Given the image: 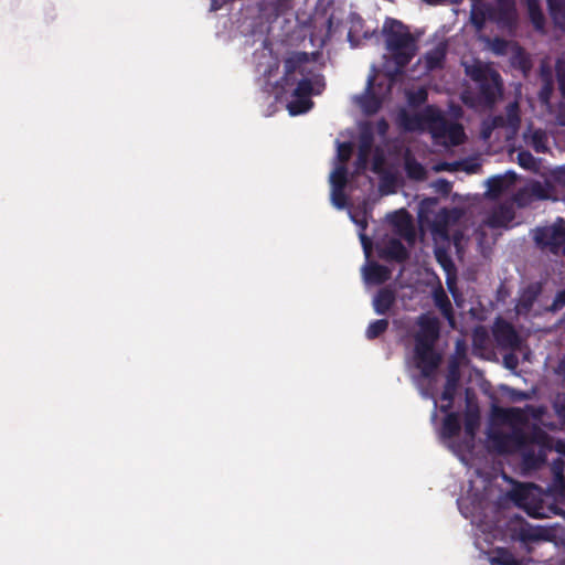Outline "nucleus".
Returning <instances> with one entry per match:
<instances>
[{"mask_svg": "<svg viewBox=\"0 0 565 565\" xmlns=\"http://www.w3.org/2000/svg\"><path fill=\"white\" fill-rule=\"evenodd\" d=\"M284 74L277 82V86L284 92H289L296 98L288 104L291 115L307 113L313 105L310 96L319 95L324 89V76L319 72L307 52H291L284 61Z\"/></svg>", "mask_w": 565, "mask_h": 565, "instance_id": "nucleus-1", "label": "nucleus"}, {"mask_svg": "<svg viewBox=\"0 0 565 565\" xmlns=\"http://www.w3.org/2000/svg\"><path fill=\"white\" fill-rule=\"evenodd\" d=\"M417 324L419 330L415 334V365L419 369L422 376L428 379L435 374L441 362V355L434 349L439 338L440 324L436 317L427 315L419 316Z\"/></svg>", "mask_w": 565, "mask_h": 565, "instance_id": "nucleus-2", "label": "nucleus"}, {"mask_svg": "<svg viewBox=\"0 0 565 565\" xmlns=\"http://www.w3.org/2000/svg\"><path fill=\"white\" fill-rule=\"evenodd\" d=\"M382 33L385 46L390 52L397 71L406 67L417 53V39L411 33L407 25L399 20L386 18Z\"/></svg>", "mask_w": 565, "mask_h": 565, "instance_id": "nucleus-3", "label": "nucleus"}, {"mask_svg": "<svg viewBox=\"0 0 565 565\" xmlns=\"http://www.w3.org/2000/svg\"><path fill=\"white\" fill-rule=\"evenodd\" d=\"M466 74L478 84V100L481 105L491 107L502 92L500 74L487 64L480 62L466 66Z\"/></svg>", "mask_w": 565, "mask_h": 565, "instance_id": "nucleus-4", "label": "nucleus"}, {"mask_svg": "<svg viewBox=\"0 0 565 565\" xmlns=\"http://www.w3.org/2000/svg\"><path fill=\"white\" fill-rule=\"evenodd\" d=\"M492 448L500 455L519 454L529 444H536V434H527L520 427H513L511 431L501 430L489 434Z\"/></svg>", "mask_w": 565, "mask_h": 565, "instance_id": "nucleus-5", "label": "nucleus"}, {"mask_svg": "<svg viewBox=\"0 0 565 565\" xmlns=\"http://www.w3.org/2000/svg\"><path fill=\"white\" fill-rule=\"evenodd\" d=\"M533 239L541 249L565 257V220L557 217L552 225L536 227Z\"/></svg>", "mask_w": 565, "mask_h": 565, "instance_id": "nucleus-6", "label": "nucleus"}, {"mask_svg": "<svg viewBox=\"0 0 565 565\" xmlns=\"http://www.w3.org/2000/svg\"><path fill=\"white\" fill-rule=\"evenodd\" d=\"M430 132L436 139H447L451 146H460L466 140V134L462 125L448 121L439 109Z\"/></svg>", "mask_w": 565, "mask_h": 565, "instance_id": "nucleus-7", "label": "nucleus"}, {"mask_svg": "<svg viewBox=\"0 0 565 565\" xmlns=\"http://www.w3.org/2000/svg\"><path fill=\"white\" fill-rule=\"evenodd\" d=\"M492 333L497 344L502 349L516 350L521 344V339L514 327L503 319H498L494 322Z\"/></svg>", "mask_w": 565, "mask_h": 565, "instance_id": "nucleus-8", "label": "nucleus"}, {"mask_svg": "<svg viewBox=\"0 0 565 565\" xmlns=\"http://www.w3.org/2000/svg\"><path fill=\"white\" fill-rule=\"evenodd\" d=\"M437 111L438 109L434 106H427L420 114L411 115L406 111H403L401 114V124L406 130L409 131L419 130L424 125H427L431 131V126L434 125Z\"/></svg>", "mask_w": 565, "mask_h": 565, "instance_id": "nucleus-9", "label": "nucleus"}, {"mask_svg": "<svg viewBox=\"0 0 565 565\" xmlns=\"http://www.w3.org/2000/svg\"><path fill=\"white\" fill-rule=\"evenodd\" d=\"M535 489L534 486H520L514 489L512 498L515 504L520 508H523L527 514L532 518H541L542 513L539 511L540 508L532 504L531 495L532 491Z\"/></svg>", "mask_w": 565, "mask_h": 565, "instance_id": "nucleus-10", "label": "nucleus"}, {"mask_svg": "<svg viewBox=\"0 0 565 565\" xmlns=\"http://www.w3.org/2000/svg\"><path fill=\"white\" fill-rule=\"evenodd\" d=\"M514 218V210L510 204H499L495 206L486 220V224L491 228L504 227Z\"/></svg>", "mask_w": 565, "mask_h": 565, "instance_id": "nucleus-11", "label": "nucleus"}, {"mask_svg": "<svg viewBox=\"0 0 565 565\" xmlns=\"http://www.w3.org/2000/svg\"><path fill=\"white\" fill-rule=\"evenodd\" d=\"M535 444H529L519 451L522 456V463L526 469H539L546 460V454L543 448L535 449Z\"/></svg>", "mask_w": 565, "mask_h": 565, "instance_id": "nucleus-12", "label": "nucleus"}, {"mask_svg": "<svg viewBox=\"0 0 565 565\" xmlns=\"http://www.w3.org/2000/svg\"><path fill=\"white\" fill-rule=\"evenodd\" d=\"M516 180V174L513 171L507 172L504 175H493L488 181V195L491 198H498L502 194L509 184H512Z\"/></svg>", "mask_w": 565, "mask_h": 565, "instance_id": "nucleus-13", "label": "nucleus"}, {"mask_svg": "<svg viewBox=\"0 0 565 565\" xmlns=\"http://www.w3.org/2000/svg\"><path fill=\"white\" fill-rule=\"evenodd\" d=\"M396 301V294L388 287L381 288L374 299L373 308L377 315H386Z\"/></svg>", "mask_w": 565, "mask_h": 565, "instance_id": "nucleus-14", "label": "nucleus"}, {"mask_svg": "<svg viewBox=\"0 0 565 565\" xmlns=\"http://www.w3.org/2000/svg\"><path fill=\"white\" fill-rule=\"evenodd\" d=\"M433 300L435 306L439 309L440 313L446 318L452 326L455 323V313L452 305L449 300L448 295L441 286L433 291Z\"/></svg>", "mask_w": 565, "mask_h": 565, "instance_id": "nucleus-15", "label": "nucleus"}, {"mask_svg": "<svg viewBox=\"0 0 565 565\" xmlns=\"http://www.w3.org/2000/svg\"><path fill=\"white\" fill-rule=\"evenodd\" d=\"M541 81L542 86L539 90V100L545 106L547 109H551V98L554 92V81L552 76V72L548 68L542 67L541 70Z\"/></svg>", "mask_w": 565, "mask_h": 565, "instance_id": "nucleus-16", "label": "nucleus"}, {"mask_svg": "<svg viewBox=\"0 0 565 565\" xmlns=\"http://www.w3.org/2000/svg\"><path fill=\"white\" fill-rule=\"evenodd\" d=\"M527 17L537 32H545L546 19L540 0H525Z\"/></svg>", "mask_w": 565, "mask_h": 565, "instance_id": "nucleus-17", "label": "nucleus"}, {"mask_svg": "<svg viewBox=\"0 0 565 565\" xmlns=\"http://www.w3.org/2000/svg\"><path fill=\"white\" fill-rule=\"evenodd\" d=\"M383 256L386 259L404 263L408 259L409 253L405 245L397 238H392L386 244Z\"/></svg>", "mask_w": 565, "mask_h": 565, "instance_id": "nucleus-18", "label": "nucleus"}, {"mask_svg": "<svg viewBox=\"0 0 565 565\" xmlns=\"http://www.w3.org/2000/svg\"><path fill=\"white\" fill-rule=\"evenodd\" d=\"M539 292V288L534 286H529L521 292L515 306L518 315L526 316L532 310Z\"/></svg>", "mask_w": 565, "mask_h": 565, "instance_id": "nucleus-19", "label": "nucleus"}, {"mask_svg": "<svg viewBox=\"0 0 565 565\" xmlns=\"http://www.w3.org/2000/svg\"><path fill=\"white\" fill-rule=\"evenodd\" d=\"M364 276L367 282L381 285L390 279L391 270L384 265L372 263L365 268Z\"/></svg>", "mask_w": 565, "mask_h": 565, "instance_id": "nucleus-20", "label": "nucleus"}, {"mask_svg": "<svg viewBox=\"0 0 565 565\" xmlns=\"http://www.w3.org/2000/svg\"><path fill=\"white\" fill-rule=\"evenodd\" d=\"M404 170L407 178L411 180L424 181L427 178V171L425 167L409 153H407L404 158Z\"/></svg>", "mask_w": 565, "mask_h": 565, "instance_id": "nucleus-21", "label": "nucleus"}, {"mask_svg": "<svg viewBox=\"0 0 565 565\" xmlns=\"http://www.w3.org/2000/svg\"><path fill=\"white\" fill-rule=\"evenodd\" d=\"M555 26L565 31V0H546Z\"/></svg>", "mask_w": 565, "mask_h": 565, "instance_id": "nucleus-22", "label": "nucleus"}, {"mask_svg": "<svg viewBox=\"0 0 565 565\" xmlns=\"http://www.w3.org/2000/svg\"><path fill=\"white\" fill-rule=\"evenodd\" d=\"M445 60L446 49L443 45H437L425 55L426 67L429 71L443 68Z\"/></svg>", "mask_w": 565, "mask_h": 565, "instance_id": "nucleus-23", "label": "nucleus"}, {"mask_svg": "<svg viewBox=\"0 0 565 565\" xmlns=\"http://www.w3.org/2000/svg\"><path fill=\"white\" fill-rule=\"evenodd\" d=\"M489 561L490 565H521L514 554L507 547H495Z\"/></svg>", "mask_w": 565, "mask_h": 565, "instance_id": "nucleus-24", "label": "nucleus"}, {"mask_svg": "<svg viewBox=\"0 0 565 565\" xmlns=\"http://www.w3.org/2000/svg\"><path fill=\"white\" fill-rule=\"evenodd\" d=\"M519 537L522 542H537L548 539L547 530L543 526L526 525L521 527Z\"/></svg>", "mask_w": 565, "mask_h": 565, "instance_id": "nucleus-25", "label": "nucleus"}, {"mask_svg": "<svg viewBox=\"0 0 565 565\" xmlns=\"http://www.w3.org/2000/svg\"><path fill=\"white\" fill-rule=\"evenodd\" d=\"M461 429L459 416L457 413L446 415L441 426V435L445 438H454L459 435Z\"/></svg>", "mask_w": 565, "mask_h": 565, "instance_id": "nucleus-26", "label": "nucleus"}, {"mask_svg": "<svg viewBox=\"0 0 565 565\" xmlns=\"http://www.w3.org/2000/svg\"><path fill=\"white\" fill-rule=\"evenodd\" d=\"M458 379V370L457 365L455 364L447 376V381L440 396L443 401L454 403Z\"/></svg>", "mask_w": 565, "mask_h": 565, "instance_id": "nucleus-27", "label": "nucleus"}, {"mask_svg": "<svg viewBox=\"0 0 565 565\" xmlns=\"http://www.w3.org/2000/svg\"><path fill=\"white\" fill-rule=\"evenodd\" d=\"M331 188H345L348 184V169L345 164L337 166L330 174Z\"/></svg>", "mask_w": 565, "mask_h": 565, "instance_id": "nucleus-28", "label": "nucleus"}, {"mask_svg": "<svg viewBox=\"0 0 565 565\" xmlns=\"http://www.w3.org/2000/svg\"><path fill=\"white\" fill-rule=\"evenodd\" d=\"M387 319H377L372 321L365 331V337L367 340H374L382 335L388 328Z\"/></svg>", "mask_w": 565, "mask_h": 565, "instance_id": "nucleus-29", "label": "nucleus"}, {"mask_svg": "<svg viewBox=\"0 0 565 565\" xmlns=\"http://www.w3.org/2000/svg\"><path fill=\"white\" fill-rule=\"evenodd\" d=\"M479 427V414L477 412H467L465 414V433L473 438Z\"/></svg>", "mask_w": 565, "mask_h": 565, "instance_id": "nucleus-30", "label": "nucleus"}, {"mask_svg": "<svg viewBox=\"0 0 565 565\" xmlns=\"http://www.w3.org/2000/svg\"><path fill=\"white\" fill-rule=\"evenodd\" d=\"M373 138L371 135H362L359 145V161L365 163L371 152Z\"/></svg>", "mask_w": 565, "mask_h": 565, "instance_id": "nucleus-31", "label": "nucleus"}, {"mask_svg": "<svg viewBox=\"0 0 565 565\" xmlns=\"http://www.w3.org/2000/svg\"><path fill=\"white\" fill-rule=\"evenodd\" d=\"M345 188H331V202L337 209H344L348 204Z\"/></svg>", "mask_w": 565, "mask_h": 565, "instance_id": "nucleus-32", "label": "nucleus"}, {"mask_svg": "<svg viewBox=\"0 0 565 565\" xmlns=\"http://www.w3.org/2000/svg\"><path fill=\"white\" fill-rule=\"evenodd\" d=\"M518 163L520 167L526 170L536 169V160L534 156L527 150H522L518 153Z\"/></svg>", "mask_w": 565, "mask_h": 565, "instance_id": "nucleus-33", "label": "nucleus"}, {"mask_svg": "<svg viewBox=\"0 0 565 565\" xmlns=\"http://www.w3.org/2000/svg\"><path fill=\"white\" fill-rule=\"evenodd\" d=\"M392 222L398 227L412 228L409 215L405 210L395 212Z\"/></svg>", "mask_w": 565, "mask_h": 565, "instance_id": "nucleus-34", "label": "nucleus"}, {"mask_svg": "<svg viewBox=\"0 0 565 565\" xmlns=\"http://www.w3.org/2000/svg\"><path fill=\"white\" fill-rule=\"evenodd\" d=\"M500 412H501L502 419L504 422L512 423V422L520 420L522 417L521 409L516 408V407L500 409Z\"/></svg>", "mask_w": 565, "mask_h": 565, "instance_id": "nucleus-35", "label": "nucleus"}, {"mask_svg": "<svg viewBox=\"0 0 565 565\" xmlns=\"http://www.w3.org/2000/svg\"><path fill=\"white\" fill-rule=\"evenodd\" d=\"M498 20L507 25H512L516 21V8L508 11H497Z\"/></svg>", "mask_w": 565, "mask_h": 565, "instance_id": "nucleus-36", "label": "nucleus"}, {"mask_svg": "<svg viewBox=\"0 0 565 565\" xmlns=\"http://www.w3.org/2000/svg\"><path fill=\"white\" fill-rule=\"evenodd\" d=\"M352 147L349 142L339 143L338 147V158L340 160V164H344L351 157Z\"/></svg>", "mask_w": 565, "mask_h": 565, "instance_id": "nucleus-37", "label": "nucleus"}, {"mask_svg": "<svg viewBox=\"0 0 565 565\" xmlns=\"http://www.w3.org/2000/svg\"><path fill=\"white\" fill-rule=\"evenodd\" d=\"M554 409L557 416L565 420V394L557 395L554 402Z\"/></svg>", "mask_w": 565, "mask_h": 565, "instance_id": "nucleus-38", "label": "nucleus"}, {"mask_svg": "<svg viewBox=\"0 0 565 565\" xmlns=\"http://www.w3.org/2000/svg\"><path fill=\"white\" fill-rule=\"evenodd\" d=\"M373 85H374V77H370L367 79V86H366L367 98L373 102L372 111H376L380 107V99L377 97H375V95L372 93Z\"/></svg>", "mask_w": 565, "mask_h": 565, "instance_id": "nucleus-39", "label": "nucleus"}, {"mask_svg": "<svg viewBox=\"0 0 565 565\" xmlns=\"http://www.w3.org/2000/svg\"><path fill=\"white\" fill-rule=\"evenodd\" d=\"M497 11L514 10L516 8L515 0H495Z\"/></svg>", "mask_w": 565, "mask_h": 565, "instance_id": "nucleus-40", "label": "nucleus"}, {"mask_svg": "<svg viewBox=\"0 0 565 565\" xmlns=\"http://www.w3.org/2000/svg\"><path fill=\"white\" fill-rule=\"evenodd\" d=\"M565 306V289L564 290H561L556 294L554 300H553V303H552V308L554 310H559L562 309L563 307Z\"/></svg>", "mask_w": 565, "mask_h": 565, "instance_id": "nucleus-41", "label": "nucleus"}, {"mask_svg": "<svg viewBox=\"0 0 565 565\" xmlns=\"http://www.w3.org/2000/svg\"><path fill=\"white\" fill-rule=\"evenodd\" d=\"M555 118L559 126H565V103L558 104Z\"/></svg>", "mask_w": 565, "mask_h": 565, "instance_id": "nucleus-42", "label": "nucleus"}, {"mask_svg": "<svg viewBox=\"0 0 565 565\" xmlns=\"http://www.w3.org/2000/svg\"><path fill=\"white\" fill-rule=\"evenodd\" d=\"M555 71L557 79H565V60H557Z\"/></svg>", "mask_w": 565, "mask_h": 565, "instance_id": "nucleus-43", "label": "nucleus"}, {"mask_svg": "<svg viewBox=\"0 0 565 565\" xmlns=\"http://www.w3.org/2000/svg\"><path fill=\"white\" fill-rule=\"evenodd\" d=\"M507 47V41L497 39L493 44V51L498 54H502Z\"/></svg>", "mask_w": 565, "mask_h": 565, "instance_id": "nucleus-44", "label": "nucleus"}, {"mask_svg": "<svg viewBox=\"0 0 565 565\" xmlns=\"http://www.w3.org/2000/svg\"><path fill=\"white\" fill-rule=\"evenodd\" d=\"M225 0H211L210 11L216 12L222 9V7L227 3Z\"/></svg>", "mask_w": 565, "mask_h": 565, "instance_id": "nucleus-45", "label": "nucleus"}, {"mask_svg": "<svg viewBox=\"0 0 565 565\" xmlns=\"http://www.w3.org/2000/svg\"><path fill=\"white\" fill-rule=\"evenodd\" d=\"M426 98H427V93H426L425 90H423V89H422V90H419V92L417 93V95H416V96H414V97L411 99V103H415V102H416V103L420 104V103H424V102L426 100Z\"/></svg>", "mask_w": 565, "mask_h": 565, "instance_id": "nucleus-46", "label": "nucleus"}, {"mask_svg": "<svg viewBox=\"0 0 565 565\" xmlns=\"http://www.w3.org/2000/svg\"><path fill=\"white\" fill-rule=\"evenodd\" d=\"M532 191L534 194H536L539 198L545 199L546 195L544 194V189L540 183H535L532 188Z\"/></svg>", "mask_w": 565, "mask_h": 565, "instance_id": "nucleus-47", "label": "nucleus"}, {"mask_svg": "<svg viewBox=\"0 0 565 565\" xmlns=\"http://www.w3.org/2000/svg\"><path fill=\"white\" fill-rule=\"evenodd\" d=\"M360 238L364 249H367L371 244L370 238L364 233H360Z\"/></svg>", "mask_w": 565, "mask_h": 565, "instance_id": "nucleus-48", "label": "nucleus"}, {"mask_svg": "<svg viewBox=\"0 0 565 565\" xmlns=\"http://www.w3.org/2000/svg\"><path fill=\"white\" fill-rule=\"evenodd\" d=\"M558 89L563 98H565V79H557Z\"/></svg>", "mask_w": 565, "mask_h": 565, "instance_id": "nucleus-49", "label": "nucleus"}, {"mask_svg": "<svg viewBox=\"0 0 565 565\" xmlns=\"http://www.w3.org/2000/svg\"><path fill=\"white\" fill-rule=\"evenodd\" d=\"M452 404L454 403H449V402H447V404H443L440 406V412L449 414L448 412L451 409Z\"/></svg>", "mask_w": 565, "mask_h": 565, "instance_id": "nucleus-50", "label": "nucleus"}, {"mask_svg": "<svg viewBox=\"0 0 565 565\" xmlns=\"http://www.w3.org/2000/svg\"><path fill=\"white\" fill-rule=\"evenodd\" d=\"M423 1L426 2L427 4L436 6V4H440L444 0H423Z\"/></svg>", "mask_w": 565, "mask_h": 565, "instance_id": "nucleus-51", "label": "nucleus"}, {"mask_svg": "<svg viewBox=\"0 0 565 565\" xmlns=\"http://www.w3.org/2000/svg\"><path fill=\"white\" fill-rule=\"evenodd\" d=\"M533 137H534V140H535V150H536V151H540V147H539V145H537L539 132H535Z\"/></svg>", "mask_w": 565, "mask_h": 565, "instance_id": "nucleus-52", "label": "nucleus"}, {"mask_svg": "<svg viewBox=\"0 0 565 565\" xmlns=\"http://www.w3.org/2000/svg\"><path fill=\"white\" fill-rule=\"evenodd\" d=\"M380 125H381L382 131H385V130L387 129V124H386V121H385V120H382V121L380 122Z\"/></svg>", "mask_w": 565, "mask_h": 565, "instance_id": "nucleus-53", "label": "nucleus"}, {"mask_svg": "<svg viewBox=\"0 0 565 565\" xmlns=\"http://www.w3.org/2000/svg\"><path fill=\"white\" fill-rule=\"evenodd\" d=\"M448 287H449V290L452 294V296H455L456 288H452L449 284H448Z\"/></svg>", "mask_w": 565, "mask_h": 565, "instance_id": "nucleus-54", "label": "nucleus"}, {"mask_svg": "<svg viewBox=\"0 0 565 565\" xmlns=\"http://www.w3.org/2000/svg\"><path fill=\"white\" fill-rule=\"evenodd\" d=\"M366 225H367V224H366V221H363V222L361 223L362 230H364V228L366 227Z\"/></svg>", "mask_w": 565, "mask_h": 565, "instance_id": "nucleus-55", "label": "nucleus"}, {"mask_svg": "<svg viewBox=\"0 0 565 565\" xmlns=\"http://www.w3.org/2000/svg\"><path fill=\"white\" fill-rule=\"evenodd\" d=\"M497 120L502 121V117H498V118H495V119H494V124H495V125H497Z\"/></svg>", "mask_w": 565, "mask_h": 565, "instance_id": "nucleus-56", "label": "nucleus"}, {"mask_svg": "<svg viewBox=\"0 0 565 565\" xmlns=\"http://www.w3.org/2000/svg\"><path fill=\"white\" fill-rule=\"evenodd\" d=\"M483 135H484V137L487 138V137H489L490 131H489V132L483 131Z\"/></svg>", "mask_w": 565, "mask_h": 565, "instance_id": "nucleus-57", "label": "nucleus"}]
</instances>
